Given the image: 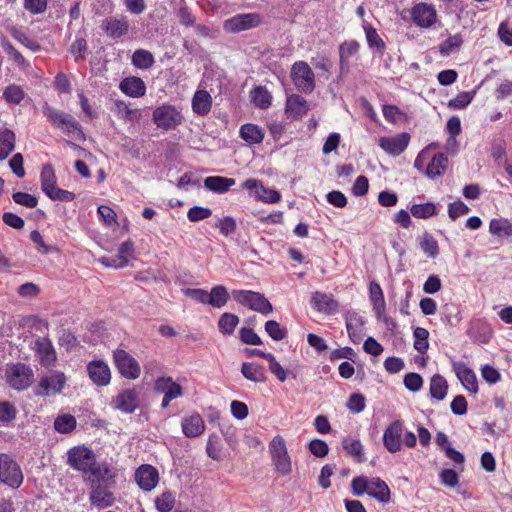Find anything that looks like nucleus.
<instances>
[{"label":"nucleus","mask_w":512,"mask_h":512,"mask_svg":"<svg viewBox=\"0 0 512 512\" xmlns=\"http://www.w3.org/2000/svg\"><path fill=\"white\" fill-rule=\"evenodd\" d=\"M67 380L68 378L64 372L48 369L38 375V381L33 387V394L42 398L59 395L66 388Z\"/></svg>","instance_id":"nucleus-1"},{"label":"nucleus","mask_w":512,"mask_h":512,"mask_svg":"<svg viewBox=\"0 0 512 512\" xmlns=\"http://www.w3.org/2000/svg\"><path fill=\"white\" fill-rule=\"evenodd\" d=\"M152 120L157 128L170 131L182 125L185 118L181 107L164 103L153 110Z\"/></svg>","instance_id":"nucleus-2"},{"label":"nucleus","mask_w":512,"mask_h":512,"mask_svg":"<svg viewBox=\"0 0 512 512\" xmlns=\"http://www.w3.org/2000/svg\"><path fill=\"white\" fill-rule=\"evenodd\" d=\"M34 373L30 366L24 363H9L5 368V380L14 390H26L33 382Z\"/></svg>","instance_id":"nucleus-3"},{"label":"nucleus","mask_w":512,"mask_h":512,"mask_svg":"<svg viewBox=\"0 0 512 512\" xmlns=\"http://www.w3.org/2000/svg\"><path fill=\"white\" fill-rule=\"evenodd\" d=\"M42 112L53 127L63 130L65 133L77 131L83 135L82 127L75 118L64 111L58 110L45 102L42 106Z\"/></svg>","instance_id":"nucleus-4"},{"label":"nucleus","mask_w":512,"mask_h":512,"mask_svg":"<svg viewBox=\"0 0 512 512\" xmlns=\"http://www.w3.org/2000/svg\"><path fill=\"white\" fill-rule=\"evenodd\" d=\"M232 296L234 300L241 305L263 315H268L273 311L270 301L260 292L251 290H233Z\"/></svg>","instance_id":"nucleus-5"},{"label":"nucleus","mask_w":512,"mask_h":512,"mask_svg":"<svg viewBox=\"0 0 512 512\" xmlns=\"http://www.w3.org/2000/svg\"><path fill=\"white\" fill-rule=\"evenodd\" d=\"M23 473L20 465L7 453L0 454V482L12 489H17L23 483Z\"/></svg>","instance_id":"nucleus-6"},{"label":"nucleus","mask_w":512,"mask_h":512,"mask_svg":"<svg viewBox=\"0 0 512 512\" xmlns=\"http://www.w3.org/2000/svg\"><path fill=\"white\" fill-rule=\"evenodd\" d=\"M269 451L276 471L283 476L289 475L292 465L284 438L280 435L275 436L269 443Z\"/></svg>","instance_id":"nucleus-7"},{"label":"nucleus","mask_w":512,"mask_h":512,"mask_svg":"<svg viewBox=\"0 0 512 512\" xmlns=\"http://www.w3.org/2000/svg\"><path fill=\"white\" fill-rule=\"evenodd\" d=\"M96 463V456L92 449L82 445L74 446L67 452V464L74 470L83 474H88L92 466Z\"/></svg>","instance_id":"nucleus-8"},{"label":"nucleus","mask_w":512,"mask_h":512,"mask_svg":"<svg viewBox=\"0 0 512 512\" xmlns=\"http://www.w3.org/2000/svg\"><path fill=\"white\" fill-rule=\"evenodd\" d=\"M291 79L300 92L309 94L315 89V75L305 61H296L291 69Z\"/></svg>","instance_id":"nucleus-9"},{"label":"nucleus","mask_w":512,"mask_h":512,"mask_svg":"<svg viewBox=\"0 0 512 512\" xmlns=\"http://www.w3.org/2000/svg\"><path fill=\"white\" fill-rule=\"evenodd\" d=\"M116 471L108 462L95 463L88 474L84 475V480L89 487L112 486L115 483Z\"/></svg>","instance_id":"nucleus-10"},{"label":"nucleus","mask_w":512,"mask_h":512,"mask_svg":"<svg viewBox=\"0 0 512 512\" xmlns=\"http://www.w3.org/2000/svg\"><path fill=\"white\" fill-rule=\"evenodd\" d=\"M115 366L119 373L126 379H137L141 374V368L137 360L123 349L113 352Z\"/></svg>","instance_id":"nucleus-11"},{"label":"nucleus","mask_w":512,"mask_h":512,"mask_svg":"<svg viewBox=\"0 0 512 512\" xmlns=\"http://www.w3.org/2000/svg\"><path fill=\"white\" fill-rule=\"evenodd\" d=\"M31 349L34 351L41 366L48 368L57 361V354L52 341L48 337H37Z\"/></svg>","instance_id":"nucleus-12"},{"label":"nucleus","mask_w":512,"mask_h":512,"mask_svg":"<svg viewBox=\"0 0 512 512\" xmlns=\"http://www.w3.org/2000/svg\"><path fill=\"white\" fill-rule=\"evenodd\" d=\"M261 17L257 13L237 14L224 22V29L228 32L238 33L259 26Z\"/></svg>","instance_id":"nucleus-13"},{"label":"nucleus","mask_w":512,"mask_h":512,"mask_svg":"<svg viewBox=\"0 0 512 512\" xmlns=\"http://www.w3.org/2000/svg\"><path fill=\"white\" fill-rule=\"evenodd\" d=\"M404 424L400 420L391 422L383 434V445L390 453H397L402 449V435Z\"/></svg>","instance_id":"nucleus-14"},{"label":"nucleus","mask_w":512,"mask_h":512,"mask_svg":"<svg viewBox=\"0 0 512 512\" xmlns=\"http://www.w3.org/2000/svg\"><path fill=\"white\" fill-rule=\"evenodd\" d=\"M101 28L106 35L112 39H119L126 36L129 32L130 25L126 16L107 17L102 21Z\"/></svg>","instance_id":"nucleus-15"},{"label":"nucleus","mask_w":512,"mask_h":512,"mask_svg":"<svg viewBox=\"0 0 512 512\" xmlns=\"http://www.w3.org/2000/svg\"><path fill=\"white\" fill-rule=\"evenodd\" d=\"M410 141V135L407 132L399 133L395 136H383L379 139V146L389 155L399 156L405 151Z\"/></svg>","instance_id":"nucleus-16"},{"label":"nucleus","mask_w":512,"mask_h":512,"mask_svg":"<svg viewBox=\"0 0 512 512\" xmlns=\"http://www.w3.org/2000/svg\"><path fill=\"white\" fill-rule=\"evenodd\" d=\"M112 404L115 409L131 414L139 407V394L136 389H124L113 399Z\"/></svg>","instance_id":"nucleus-17"},{"label":"nucleus","mask_w":512,"mask_h":512,"mask_svg":"<svg viewBox=\"0 0 512 512\" xmlns=\"http://www.w3.org/2000/svg\"><path fill=\"white\" fill-rule=\"evenodd\" d=\"M87 373L90 380L99 387L107 386L111 381V371L103 360H93L87 364Z\"/></svg>","instance_id":"nucleus-18"},{"label":"nucleus","mask_w":512,"mask_h":512,"mask_svg":"<svg viewBox=\"0 0 512 512\" xmlns=\"http://www.w3.org/2000/svg\"><path fill=\"white\" fill-rule=\"evenodd\" d=\"M413 22L421 28L431 27L437 20V13L432 5L418 3L411 10Z\"/></svg>","instance_id":"nucleus-19"},{"label":"nucleus","mask_w":512,"mask_h":512,"mask_svg":"<svg viewBox=\"0 0 512 512\" xmlns=\"http://www.w3.org/2000/svg\"><path fill=\"white\" fill-rule=\"evenodd\" d=\"M452 368L463 387L476 394L478 392V381L475 372L463 361H452Z\"/></svg>","instance_id":"nucleus-20"},{"label":"nucleus","mask_w":512,"mask_h":512,"mask_svg":"<svg viewBox=\"0 0 512 512\" xmlns=\"http://www.w3.org/2000/svg\"><path fill=\"white\" fill-rule=\"evenodd\" d=\"M135 481L144 491L153 490L159 482L158 470L149 465H141L135 472Z\"/></svg>","instance_id":"nucleus-21"},{"label":"nucleus","mask_w":512,"mask_h":512,"mask_svg":"<svg viewBox=\"0 0 512 512\" xmlns=\"http://www.w3.org/2000/svg\"><path fill=\"white\" fill-rule=\"evenodd\" d=\"M110 487L111 486L90 487V504L99 510L111 507L115 503V496L110 490Z\"/></svg>","instance_id":"nucleus-22"},{"label":"nucleus","mask_w":512,"mask_h":512,"mask_svg":"<svg viewBox=\"0 0 512 512\" xmlns=\"http://www.w3.org/2000/svg\"><path fill=\"white\" fill-rule=\"evenodd\" d=\"M369 298L377 319L388 324L389 318L385 314L386 303L384 294L381 286L375 281H372L369 285Z\"/></svg>","instance_id":"nucleus-23"},{"label":"nucleus","mask_w":512,"mask_h":512,"mask_svg":"<svg viewBox=\"0 0 512 512\" xmlns=\"http://www.w3.org/2000/svg\"><path fill=\"white\" fill-rule=\"evenodd\" d=\"M311 305L316 311L328 315L335 314L339 308V304L332 294L320 291H316L312 294Z\"/></svg>","instance_id":"nucleus-24"},{"label":"nucleus","mask_w":512,"mask_h":512,"mask_svg":"<svg viewBox=\"0 0 512 512\" xmlns=\"http://www.w3.org/2000/svg\"><path fill=\"white\" fill-rule=\"evenodd\" d=\"M181 428L187 438H196L204 433L205 423L199 413L193 412L182 419Z\"/></svg>","instance_id":"nucleus-25"},{"label":"nucleus","mask_w":512,"mask_h":512,"mask_svg":"<svg viewBox=\"0 0 512 512\" xmlns=\"http://www.w3.org/2000/svg\"><path fill=\"white\" fill-rule=\"evenodd\" d=\"M154 390L170 399H177L183 395V389L172 377H159L155 380Z\"/></svg>","instance_id":"nucleus-26"},{"label":"nucleus","mask_w":512,"mask_h":512,"mask_svg":"<svg viewBox=\"0 0 512 512\" xmlns=\"http://www.w3.org/2000/svg\"><path fill=\"white\" fill-rule=\"evenodd\" d=\"M119 89L122 93L132 98L142 97L146 93L145 82L136 76L124 78L119 84Z\"/></svg>","instance_id":"nucleus-27"},{"label":"nucleus","mask_w":512,"mask_h":512,"mask_svg":"<svg viewBox=\"0 0 512 512\" xmlns=\"http://www.w3.org/2000/svg\"><path fill=\"white\" fill-rule=\"evenodd\" d=\"M360 44L356 40H348L339 46V68L341 73H347L350 67V58L359 51Z\"/></svg>","instance_id":"nucleus-28"},{"label":"nucleus","mask_w":512,"mask_h":512,"mask_svg":"<svg viewBox=\"0 0 512 512\" xmlns=\"http://www.w3.org/2000/svg\"><path fill=\"white\" fill-rule=\"evenodd\" d=\"M308 111L307 101L298 94H292L287 97L285 112L292 119H300Z\"/></svg>","instance_id":"nucleus-29"},{"label":"nucleus","mask_w":512,"mask_h":512,"mask_svg":"<svg viewBox=\"0 0 512 512\" xmlns=\"http://www.w3.org/2000/svg\"><path fill=\"white\" fill-rule=\"evenodd\" d=\"M367 494L381 503H388L391 500L390 488L379 477H372L369 479V488Z\"/></svg>","instance_id":"nucleus-30"},{"label":"nucleus","mask_w":512,"mask_h":512,"mask_svg":"<svg viewBox=\"0 0 512 512\" xmlns=\"http://www.w3.org/2000/svg\"><path fill=\"white\" fill-rule=\"evenodd\" d=\"M236 183L234 178L224 176H208L204 179V188L217 194L228 192Z\"/></svg>","instance_id":"nucleus-31"},{"label":"nucleus","mask_w":512,"mask_h":512,"mask_svg":"<svg viewBox=\"0 0 512 512\" xmlns=\"http://www.w3.org/2000/svg\"><path fill=\"white\" fill-rule=\"evenodd\" d=\"M346 329L350 340L353 343H359L362 339V329L364 325L363 318L356 312H348L345 315Z\"/></svg>","instance_id":"nucleus-32"},{"label":"nucleus","mask_w":512,"mask_h":512,"mask_svg":"<svg viewBox=\"0 0 512 512\" xmlns=\"http://www.w3.org/2000/svg\"><path fill=\"white\" fill-rule=\"evenodd\" d=\"M192 110L198 116H206L212 107V97L206 90H197L192 98Z\"/></svg>","instance_id":"nucleus-33"},{"label":"nucleus","mask_w":512,"mask_h":512,"mask_svg":"<svg viewBox=\"0 0 512 512\" xmlns=\"http://www.w3.org/2000/svg\"><path fill=\"white\" fill-rule=\"evenodd\" d=\"M241 374L254 383H263L267 380L264 366L255 362H244L241 366Z\"/></svg>","instance_id":"nucleus-34"},{"label":"nucleus","mask_w":512,"mask_h":512,"mask_svg":"<svg viewBox=\"0 0 512 512\" xmlns=\"http://www.w3.org/2000/svg\"><path fill=\"white\" fill-rule=\"evenodd\" d=\"M111 111L120 119L128 122L138 121L141 117V113L139 109L130 108L129 105L120 99H116L113 101V107Z\"/></svg>","instance_id":"nucleus-35"},{"label":"nucleus","mask_w":512,"mask_h":512,"mask_svg":"<svg viewBox=\"0 0 512 512\" xmlns=\"http://www.w3.org/2000/svg\"><path fill=\"white\" fill-rule=\"evenodd\" d=\"M240 137L249 145L260 144L264 139V130L253 123H246L240 127Z\"/></svg>","instance_id":"nucleus-36"},{"label":"nucleus","mask_w":512,"mask_h":512,"mask_svg":"<svg viewBox=\"0 0 512 512\" xmlns=\"http://www.w3.org/2000/svg\"><path fill=\"white\" fill-rule=\"evenodd\" d=\"M448 165V157L443 153H437L433 156L426 168V175L435 179L443 175Z\"/></svg>","instance_id":"nucleus-37"},{"label":"nucleus","mask_w":512,"mask_h":512,"mask_svg":"<svg viewBox=\"0 0 512 512\" xmlns=\"http://www.w3.org/2000/svg\"><path fill=\"white\" fill-rule=\"evenodd\" d=\"M489 232L498 238L512 237V222L503 217L494 218L489 223Z\"/></svg>","instance_id":"nucleus-38"},{"label":"nucleus","mask_w":512,"mask_h":512,"mask_svg":"<svg viewBox=\"0 0 512 512\" xmlns=\"http://www.w3.org/2000/svg\"><path fill=\"white\" fill-rule=\"evenodd\" d=\"M15 133L8 128L0 131V160H5L15 149Z\"/></svg>","instance_id":"nucleus-39"},{"label":"nucleus","mask_w":512,"mask_h":512,"mask_svg":"<svg viewBox=\"0 0 512 512\" xmlns=\"http://www.w3.org/2000/svg\"><path fill=\"white\" fill-rule=\"evenodd\" d=\"M429 392L431 398L438 401L444 400L448 392L446 379L440 374L433 375L430 379Z\"/></svg>","instance_id":"nucleus-40"},{"label":"nucleus","mask_w":512,"mask_h":512,"mask_svg":"<svg viewBox=\"0 0 512 512\" xmlns=\"http://www.w3.org/2000/svg\"><path fill=\"white\" fill-rule=\"evenodd\" d=\"M41 190L45 195H48L54 188L57 187V178L54 168L51 164H45L40 173Z\"/></svg>","instance_id":"nucleus-41"},{"label":"nucleus","mask_w":512,"mask_h":512,"mask_svg":"<svg viewBox=\"0 0 512 512\" xmlns=\"http://www.w3.org/2000/svg\"><path fill=\"white\" fill-rule=\"evenodd\" d=\"M10 35L23 46L31 50L32 52H39L42 49L41 44L34 38H31L26 32L22 29L12 27L10 30Z\"/></svg>","instance_id":"nucleus-42"},{"label":"nucleus","mask_w":512,"mask_h":512,"mask_svg":"<svg viewBox=\"0 0 512 512\" xmlns=\"http://www.w3.org/2000/svg\"><path fill=\"white\" fill-rule=\"evenodd\" d=\"M342 446L343 449L347 452V454L356 458L359 463H362L366 460L364 456L363 445L361 444L359 439L347 436L343 439Z\"/></svg>","instance_id":"nucleus-43"},{"label":"nucleus","mask_w":512,"mask_h":512,"mask_svg":"<svg viewBox=\"0 0 512 512\" xmlns=\"http://www.w3.org/2000/svg\"><path fill=\"white\" fill-rule=\"evenodd\" d=\"M1 46L9 59L13 61L21 70L30 68V62L8 41L3 40Z\"/></svg>","instance_id":"nucleus-44"},{"label":"nucleus","mask_w":512,"mask_h":512,"mask_svg":"<svg viewBox=\"0 0 512 512\" xmlns=\"http://www.w3.org/2000/svg\"><path fill=\"white\" fill-rule=\"evenodd\" d=\"M229 300V293L225 286L216 285L209 292L208 304L214 308L224 307Z\"/></svg>","instance_id":"nucleus-45"},{"label":"nucleus","mask_w":512,"mask_h":512,"mask_svg":"<svg viewBox=\"0 0 512 512\" xmlns=\"http://www.w3.org/2000/svg\"><path fill=\"white\" fill-rule=\"evenodd\" d=\"M155 63L154 56L145 49H137L132 55V64L139 69L147 70Z\"/></svg>","instance_id":"nucleus-46"},{"label":"nucleus","mask_w":512,"mask_h":512,"mask_svg":"<svg viewBox=\"0 0 512 512\" xmlns=\"http://www.w3.org/2000/svg\"><path fill=\"white\" fill-rule=\"evenodd\" d=\"M239 317L236 314L225 312L218 320V329L223 335H232L239 324Z\"/></svg>","instance_id":"nucleus-47"},{"label":"nucleus","mask_w":512,"mask_h":512,"mask_svg":"<svg viewBox=\"0 0 512 512\" xmlns=\"http://www.w3.org/2000/svg\"><path fill=\"white\" fill-rule=\"evenodd\" d=\"M252 102L260 109H267L272 102V96L264 86H257L251 92Z\"/></svg>","instance_id":"nucleus-48"},{"label":"nucleus","mask_w":512,"mask_h":512,"mask_svg":"<svg viewBox=\"0 0 512 512\" xmlns=\"http://www.w3.org/2000/svg\"><path fill=\"white\" fill-rule=\"evenodd\" d=\"M412 216L418 219H428L437 215V206L433 202L413 204L410 207Z\"/></svg>","instance_id":"nucleus-49"},{"label":"nucleus","mask_w":512,"mask_h":512,"mask_svg":"<svg viewBox=\"0 0 512 512\" xmlns=\"http://www.w3.org/2000/svg\"><path fill=\"white\" fill-rule=\"evenodd\" d=\"M25 97V92L20 85L10 84L3 91V99L8 104L18 105Z\"/></svg>","instance_id":"nucleus-50"},{"label":"nucleus","mask_w":512,"mask_h":512,"mask_svg":"<svg viewBox=\"0 0 512 512\" xmlns=\"http://www.w3.org/2000/svg\"><path fill=\"white\" fill-rule=\"evenodd\" d=\"M76 427V419L70 414L58 416L54 421V428L59 433H70Z\"/></svg>","instance_id":"nucleus-51"},{"label":"nucleus","mask_w":512,"mask_h":512,"mask_svg":"<svg viewBox=\"0 0 512 512\" xmlns=\"http://www.w3.org/2000/svg\"><path fill=\"white\" fill-rule=\"evenodd\" d=\"M420 248L429 258H436L439 254V246L438 242L435 238L425 233L423 237L420 239Z\"/></svg>","instance_id":"nucleus-52"},{"label":"nucleus","mask_w":512,"mask_h":512,"mask_svg":"<svg viewBox=\"0 0 512 512\" xmlns=\"http://www.w3.org/2000/svg\"><path fill=\"white\" fill-rule=\"evenodd\" d=\"M463 43L462 36L460 34H455L449 36L446 40H444L440 46L439 51L442 55L448 56L458 50Z\"/></svg>","instance_id":"nucleus-53"},{"label":"nucleus","mask_w":512,"mask_h":512,"mask_svg":"<svg viewBox=\"0 0 512 512\" xmlns=\"http://www.w3.org/2000/svg\"><path fill=\"white\" fill-rule=\"evenodd\" d=\"M413 336H414L415 350H417L421 354L426 353V351L429 347V343H428L429 332H428V330L425 328H422V327H417L416 329H414Z\"/></svg>","instance_id":"nucleus-54"},{"label":"nucleus","mask_w":512,"mask_h":512,"mask_svg":"<svg viewBox=\"0 0 512 512\" xmlns=\"http://www.w3.org/2000/svg\"><path fill=\"white\" fill-rule=\"evenodd\" d=\"M366 40L370 48H376L380 53H383L386 45L382 38L378 35L377 30L370 25L364 26Z\"/></svg>","instance_id":"nucleus-55"},{"label":"nucleus","mask_w":512,"mask_h":512,"mask_svg":"<svg viewBox=\"0 0 512 512\" xmlns=\"http://www.w3.org/2000/svg\"><path fill=\"white\" fill-rule=\"evenodd\" d=\"M175 505V496L170 491H165L155 499V507L159 512H170Z\"/></svg>","instance_id":"nucleus-56"},{"label":"nucleus","mask_w":512,"mask_h":512,"mask_svg":"<svg viewBox=\"0 0 512 512\" xmlns=\"http://www.w3.org/2000/svg\"><path fill=\"white\" fill-rule=\"evenodd\" d=\"M266 333L275 341H281L287 336V329L281 327V325L275 320H268L265 323Z\"/></svg>","instance_id":"nucleus-57"},{"label":"nucleus","mask_w":512,"mask_h":512,"mask_svg":"<svg viewBox=\"0 0 512 512\" xmlns=\"http://www.w3.org/2000/svg\"><path fill=\"white\" fill-rule=\"evenodd\" d=\"M221 449L222 445L219 436L215 434L210 435L206 446L207 455L213 460H220Z\"/></svg>","instance_id":"nucleus-58"},{"label":"nucleus","mask_w":512,"mask_h":512,"mask_svg":"<svg viewBox=\"0 0 512 512\" xmlns=\"http://www.w3.org/2000/svg\"><path fill=\"white\" fill-rule=\"evenodd\" d=\"M441 320L445 325L455 326L460 321L457 307L453 304H445L443 307Z\"/></svg>","instance_id":"nucleus-59"},{"label":"nucleus","mask_w":512,"mask_h":512,"mask_svg":"<svg viewBox=\"0 0 512 512\" xmlns=\"http://www.w3.org/2000/svg\"><path fill=\"white\" fill-rule=\"evenodd\" d=\"M473 97L474 92H461L449 101L448 107L454 110L464 109L471 103Z\"/></svg>","instance_id":"nucleus-60"},{"label":"nucleus","mask_w":512,"mask_h":512,"mask_svg":"<svg viewBox=\"0 0 512 512\" xmlns=\"http://www.w3.org/2000/svg\"><path fill=\"white\" fill-rule=\"evenodd\" d=\"M12 199L16 204L26 208H35L38 205V198L26 192H14Z\"/></svg>","instance_id":"nucleus-61"},{"label":"nucleus","mask_w":512,"mask_h":512,"mask_svg":"<svg viewBox=\"0 0 512 512\" xmlns=\"http://www.w3.org/2000/svg\"><path fill=\"white\" fill-rule=\"evenodd\" d=\"M212 215V210L208 207L193 206L187 212V218L190 222H199L209 218Z\"/></svg>","instance_id":"nucleus-62"},{"label":"nucleus","mask_w":512,"mask_h":512,"mask_svg":"<svg viewBox=\"0 0 512 512\" xmlns=\"http://www.w3.org/2000/svg\"><path fill=\"white\" fill-rule=\"evenodd\" d=\"M366 399L361 393H353L349 396L347 407L353 413H360L365 409Z\"/></svg>","instance_id":"nucleus-63"},{"label":"nucleus","mask_w":512,"mask_h":512,"mask_svg":"<svg viewBox=\"0 0 512 512\" xmlns=\"http://www.w3.org/2000/svg\"><path fill=\"white\" fill-rule=\"evenodd\" d=\"M216 227L219 228V231L224 236H229L234 234L237 230V224L233 217L227 216L218 221Z\"/></svg>","instance_id":"nucleus-64"}]
</instances>
